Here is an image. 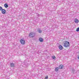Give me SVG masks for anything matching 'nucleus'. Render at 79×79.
<instances>
[{"label":"nucleus","mask_w":79,"mask_h":79,"mask_svg":"<svg viewBox=\"0 0 79 79\" xmlns=\"http://www.w3.org/2000/svg\"><path fill=\"white\" fill-rule=\"evenodd\" d=\"M69 42L67 41H65V43H64V47L66 48L67 47H69Z\"/></svg>","instance_id":"nucleus-1"},{"label":"nucleus","mask_w":79,"mask_h":79,"mask_svg":"<svg viewBox=\"0 0 79 79\" xmlns=\"http://www.w3.org/2000/svg\"><path fill=\"white\" fill-rule=\"evenodd\" d=\"M35 33H30L29 35V36L30 38H32V37H34L35 35Z\"/></svg>","instance_id":"nucleus-2"},{"label":"nucleus","mask_w":79,"mask_h":79,"mask_svg":"<svg viewBox=\"0 0 79 79\" xmlns=\"http://www.w3.org/2000/svg\"><path fill=\"white\" fill-rule=\"evenodd\" d=\"M20 42L21 44L24 45L25 44V40H24V39H22L20 40Z\"/></svg>","instance_id":"nucleus-3"},{"label":"nucleus","mask_w":79,"mask_h":79,"mask_svg":"<svg viewBox=\"0 0 79 79\" xmlns=\"http://www.w3.org/2000/svg\"><path fill=\"white\" fill-rule=\"evenodd\" d=\"M10 67H15V64L11 62L10 63Z\"/></svg>","instance_id":"nucleus-4"},{"label":"nucleus","mask_w":79,"mask_h":79,"mask_svg":"<svg viewBox=\"0 0 79 79\" xmlns=\"http://www.w3.org/2000/svg\"><path fill=\"white\" fill-rule=\"evenodd\" d=\"M63 67H64L63 66V65L61 64L59 66L58 68L59 69H63Z\"/></svg>","instance_id":"nucleus-5"},{"label":"nucleus","mask_w":79,"mask_h":79,"mask_svg":"<svg viewBox=\"0 0 79 79\" xmlns=\"http://www.w3.org/2000/svg\"><path fill=\"white\" fill-rule=\"evenodd\" d=\"M37 31L39 33H41L42 32V30H41V29L40 28H38L37 30Z\"/></svg>","instance_id":"nucleus-6"},{"label":"nucleus","mask_w":79,"mask_h":79,"mask_svg":"<svg viewBox=\"0 0 79 79\" xmlns=\"http://www.w3.org/2000/svg\"><path fill=\"white\" fill-rule=\"evenodd\" d=\"M2 11V14H5L6 13V10L5 9H3Z\"/></svg>","instance_id":"nucleus-7"},{"label":"nucleus","mask_w":79,"mask_h":79,"mask_svg":"<svg viewBox=\"0 0 79 79\" xmlns=\"http://www.w3.org/2000/svg\"><path fill=\"white\" fill-rule=\"evenodd\" d=\"M59 48L60 49V50H62V49H63V46H62L61 45H60L59 46Z\"/></svg>","instance_id":"nucleus-8"},{"label":"nucleus","mask_w":79,"mask_h":79,"mask_svg":"<svg viewBox=\"0 0 79 79\" xmlns=\"http://www.w3.org/2000/svg\"><path fill=\"white\" fill-rule=\"evenodd\" d=\"M39 40L40 42H42L43 41V39L42 38H40L39 39Z\"/></svg>","instance_id":"nucleus-9"},{"label":"nucleus","mask_w":79,"mask_h":79,"mask_svg":"<svg viewBox=\"0 0 79 79\" xmlns=\"http://www.w3.org/2000/svg\"><path fill=\"white\" fill-rule=\"evenodd\" d=\"M55 71H56L57 72V71H59V67H56L55 68Z\"/></svg>","instance_id":"nucleus-10"},{"label":"nucleus","mask_w":79,"mask_h":79,"mask_svg":"<svg viewBox=\"0 0 79 79\" xmlns=\"http://www.w3.org/2000/svg\"><path fill=\"white\" fill-rule=\"evenodd\" d=\"M75 22L76 23H79V20L77 19H75Z\"/></svg>","instance_id":"nucleus-11"},{"label":"nucleus","mask_w":79,"mask_h":79,"mask_svg":"<svg viewBox=\"0 0 79 79\" xmlns=\"http://www.w3.org/2000/svg\"><path fill=\"white\" fill-rule=\"evenodd\" d=\"M4 6L5 8H8V4L6 3L4 4Z\"/></svg>","instance_id":"nucleus-12"},{"label":"nucleus","mask_w":79,"mask_h":79,"mask_svg":"<svg viewBox=\"0 0 79 79\" xmlns=\"http://www.w3.org/2000/svg\"><path fill=\"white\" fill-rule=\"evenodd\" d=\"M52 58L54 60L56 59V57L55 56H53L52 57Z\"/></svg>","instance_id":"nucleus-13"},{"label":"nucleus","mask_w":79,"mask_h":79,"mask_svg":"<svg viewBox=\"0 0 79 79\" xmlns=\"http://www.w3.org/2000/svg\"><path fill=\"white\" fill-rule=\"evenodd\" d=\"M76 31H77V32H79V27H78L76 29Z\"/></svg>","instance_id":"nucleus-14"},{"label":"nucleus","mask_w":79,"mask_h":79,"mask_svg":"<svg viewBox=\"0 0 79 79\" xmlns=\"http://www.w3.org/2000/svg\"><path fill=\"white\" fill-rule=\"evenodd\" d=\"M2 9L3 8H2V7L0 6V11H2Z\"/></svg>","instance_id":"nucleus-15"},{"label":"nucleus","mask_w":79,"mask_h":79,"mask_svg":"<svg viewBox=\"0 0 79 79\" xmlns=\"http://www.w3.org/2000/svg\"><path fill=\"white\" fill-rule=\"evenodd\" d=\"M45 78H46L47 79H48V76H46L45 77Z\"/></svg>","instance_id":"nucleus-16"},{"label":"nucleus","mask_w":79,"mask_h":79,"mask_svg":"<svg viewBox=\"0 0 79 79\" xmlns=\"http://www.w3.org/2000/svg\"><path fill=\"white\" fill-rule=\"evenodd\" d=\"M45 79H48V78H45Z\"/></svg>","instance_id":"nucleus-17"},{"label":"nucleus","mask_w":79,"mask_h":79,"mask_svg":"<svg viewBox=\"0 0 79 79\" xmlns=\"http://www.w3.org/2000/svg\"><path fill=\"white\" fill-rule=\"evenodd\" d=\"M73 71H74V70H73Z\"/></svg>","instance_id":"nucleus-18"}]
</instances>
